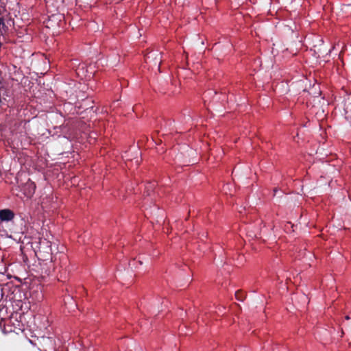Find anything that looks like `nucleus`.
Masks as SVG:
<instances>
[{"label":"nucleus","instance_id":"obj_9","mask_svg":"<svg viewBox=\"0 0 351 351\" xmlns=\"http://www.w3.org/2000/svg\"><path fill=\"white\" fill-rule=\"evenodd\" d=\"M152 140H153V141H155V140H154V136H152Z\"/></svg>","mask_w":351,"mask_h":351},{"label":"nucleus","instance_id":"obj_10","mask_svg":"<svg viewBox=\"0 0 351 351\" xmlns=\"http://www.w3.org/2000/svg\"><path fill=\"white\" fill-rule=\"evenodd\" d=\"M346 319H349V317H348V316H346Z\"/></svg>","mask_w":351,"mask_h":351},{"label":"nucleus","instance_id":"obj_1","mask_svg":"<svg viewBox=\"0 0 351 351\" xmlns=\"http://www.w3.org/2000/svg\"><path fill=\"white\" fill-rule=\"evenodd\" d=\"M16 183L21 187L23 194L28 198L33 196L36 190V184L29 177H15Z\"/></svg>","mask_w":351,"mask_h":351},{"label":"nucleus","instance_id":"obj_2","mask_svg":"<svg viewBox=\"0 0 351 351\" xmlns=\"http://www.w3.org/2000/svg\"><path fill=\"white\" fill-rule=\"evenodd\" d=\"M141 152L139 149L136 147L130 148L128 151L125 153L123 158L125 160V165L128 167L132 168L133 163H134L136 167L139 165L141 161Z\"/></svg>","mask_w":351,"mask_h":351},{"label":"nucleus","instance_id":"obj_6","mask_svg":"<svg viewBox=\"0 0 351 351\" xmlns=\"http://www.w3.org/2000/svg\"><path fill=\"white\" fill-rule=\"evenodd\" d=\"M72 299H73V298L72 297L71 298L69 295L66 297L64 298V303H65V304H67V303H69L71 300H72Z\"/></svg>","mask_w":351,"mask_h":351},{"label":"nucleus","instance_id":"obj_8","mask_svg":"<svg viewBox=\"0 0 351 351\" xmlns=\"http://www.w3.org/2000/svg\"><path fill=\"white\" fill-rule=\"evenodd\" d=\"M162 143V140H159V142H156V144L158 145Z\"/></svg>","mask_w":351,"mask_h":351},{"label":"nucleus","instance_id":"obj_3","mask_svg":"<svg viewBox=\"0 0 351 351\" xmlns=\"http://www.w3.org/2000/svg\"><path fill=\"white\" fill-rule=\"evenodd\" d=\"M154 61V64H158V69L162 62L161 54L158 52H152L147 54L145 57V61L147 63H150L152 61Z\"/></svg>","mask_w":351,"mask_h":351},{"label":"nucleus","instance_id":"obj_7","mask_svg":"<svg viewBox=\"0 0 351 351\" xmlns=\"http://www.w3.org/2000/svg\"><path fill=\"white\" fill-rule=\"evenodd\" d=\"M3 293H2V289L0 288V299L2 298Z\"/></svg>","mask_w":351,"mask_h":351},{"label":"nucleus","instance_id":"obj_5","mask_svg":"<svg viewBox=\"0 0 351 351\" xmlns=\"http://www.w3.org/2000/svg\"><path fill=\"white\" fill-rule=\"evenodd\" d=\"M235 297L238 300L243 301L245 298V295L241 291H237L235 293Z\"/></svg>","mask_w":351,"mask_h":351},{"label":"nucleus","instance_id":"obj_4","mask_svg":"<svg viewBox=\"0 0 351 351\" xmlns=\"http://www.w3.org/2000/svg\"><path fill=\"white\" fill-rule=\"evenodd\" d=\"M14 213L10 209H3L0 210V219L2 221H10L14 218Z\"/></svg>","mask_w":351,"mask_h":351}]
</instances>
